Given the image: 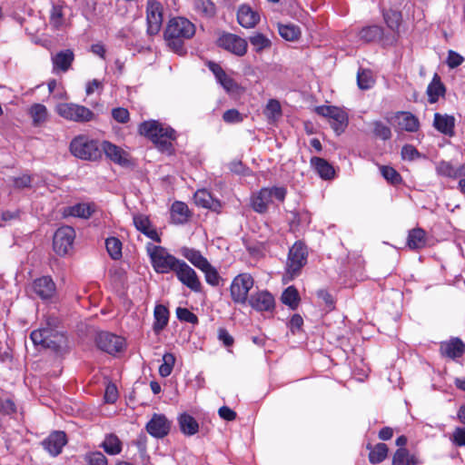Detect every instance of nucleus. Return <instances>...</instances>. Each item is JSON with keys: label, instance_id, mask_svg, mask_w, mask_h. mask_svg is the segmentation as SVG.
<instances>
[{"label": "nucleus", "instance_id": "obj_1", "mask_svg": "<svg viewBox=\"0 0 465 465\" xmlns=\"http://www.w3.org/2000/svg\"><path fill=\"white\" fill-rule=\"evenodd\" d=\"M195 25L184 17L172 18L164 31V38L168 46L179 55L186 54L184 41L195 35Z\"/></svg>", "mask_w": 465, "mask_h": 465}, {"label": "nucleus", "instance_id": "obj_2", "mask_svg": "<svg viewBox=\"0 0 465 465\" xmlns=\"http://www.w3.org/2000/svg\"><path fill=\"white\" fill-rule=\"evenodd\" d=\"M138 132L151 140L162 152H170L172 143L176 139L175 131L155 120L144 121L140 124Z\"/></svg>", "mask_w": 465, "mask_h": 465}, {"label": "nucleus", "instance_id": "obj_3", "mask_svg": "<svg viewBox=\"0 0 465 465\" xmlns=\"http://www.w3.org/2000/svg\"><path fill=\"white\" fill-rule=\"evenodd\" d=\"M70 151L82 160L95 161L101 157L98 142L85 135L74 137L70 143Z\"/></svg>", "mask_w": 465, "mask_h": 465}, {"label": "nucleus", "instance_id": "obj_4", "mask_svg": "<svg viewBox=\"0 0 465 465\" xmlns=\"http://www.w3.org/2000/svg\"><path fill=\"white\" fill-rule=\"evenodd\" d=\"M286 193L287 191L284 187L262 188L252 197V207L256 213H264L267 212L270 204L273 203V199L282 203Z\"/></svg>", "mask_w": 465, "mask_h": 465}, {"label": "nucleus", "instance_id": "obj_5", "mask_svg": "<svg viewBox=\"0 0 465 465\" xmlns=\"http://www.w3.org/2000/svg\"><path fill=\"white\" fill-rule=\"evenodd\" d=\"M307 247L302 242H296L289 250L285 271L292 280L300 275L302 267L307 263Z\"/></svg>", "mask_w": 465, "mask_h": 465}, {"label": "nucleus", "instance_id": "obj_6", "mask_svg": "<svg viewBox=\"0 0 465 465\" xmlns=\"http://www.w3.org/2000/svg\"><path fill=\"white\" fill-rule=\"evenodd\" d=\"M150 257L154 270L158 273L175 272L182 260L167 252L162 246H153L149 249Z\"/></svg>", "mask_w": 465, "mask_h": 465}, {"label": "nucleus", "instance_id": "obj_7", "mask_svg": "<svg viewBox=\"0 0 465 465\" xmlns=\"http://www.w3.org/2000/svg\"><path fill=\"white\" fill-rule=\"evenodd\" d=\"M56 113L65 120L86 123L94 119V114L89 108L74 103H61L56 106Z\"/></svg>", "mask_w": 465, "mask_h": 465}, {"label": "nucleus", "instance_id": "obj_8", "mask_svg": "<svg viewBox=\"0 0 465 465\" xmlns=\"http://www.w3.org/2000/svg\"><path fill=\"white\" fill-rule=\"evenodd\" d=\"M315 112L319 115L328 118L331 128L338 135L342 134L348 126V114L340 107L332 105H320L315 107Z\"/></svg>", "mask_w": 465, "mask_h": 465}, {"label": "nucleus", "instance_id": "obj_9", "mask_svg": "<svg viewBox=\"0 0 465 465\" xmlns=\"http://www.w3.org/2000/svg\"><path fill=\"white\" fill-rule=\"evenodd\" d=\"M254 280L250 273H240L232 280L230 286L232 300L235 303L244 304L248 299V293L253 287Z\"/></svg>", "mask_w": 465, "mask_h": 465}, {"label": "nucleus", "instance_id": "obj_10", "mask_svg": "<svg viewBox=\"0 0 465 465\" xmlns=\"http://www.w3.org/2000/svg\"><path fill=\"white\" fill-rule=\"evenodd\" d=\"M75 238L74 229L71 226H62L56 230L53 239L54 251L58 255H65L73 249Z\"/></svg>", "mask_w": 465, "mask_h": 465}, {"label": "nucleus", "instance_id": "obj_11", "mask_svg": "<svg viewBox=\"0 0 465 465\" xmlns=\"http://www.w3.org/2000/svg\"><path fill=\"white\" fill-rule=\"evenodd\" d=\"M96 346L109 354H115L124 350L125 341L123 337L108 331H100L95 336Z\"/></svg>", "mask_w": 465, "mask_h": 465}, {"label": "nucleus", "instance_id": "obj_12", "mask_svg": "<svg viewBox=\"0 0 465 465\" xmlns=\"http://www.w3.org/2000/svg\"><path fill=\"white\" fill-rule=\"evenodd\" d=\"M163 5L157 0H148L146 5L147 33L157 35L163 25Z\"/></svg>", "mask_w": 465, "mask_h": 465}, {"label": "nucleus", "instance_id": "obj_13", "mask_svg": "<svg viewBox=\"0 0 465 465\" xmlns=\"http://www.w3.org/2000/svg\"><path fill=\"white\" fill-rule=\"evenodd\" d=\"M177 279L190 290L199 292L202 290V283L196 272L182 260L174 272Z\"/></svg>", "mask_w": 465, "mask_h": 465}, {"label": "nucleus", "instance_id": "obj_14", "mask_svg": "<svg viewBox=\"0 0 465 465\" xmlns=\"http://www.w3.org/2000/svg\"><path fill=\"white\" fill-rule=\"evenodd\" d=\"M172 421L164 414L153 413L150 420L146 423V431L156 439H163L167 436L171 430Z\"/></svg>", "mask_w": 465, "mask_h": 465}, {"label": "nucleus", "instance_id": "obj_15", "mask_svg": "<svg viewBox=\"0 0 465 465\" xmlns=\"http://www.w3.org/2000/svg\"><path fill=\"white\" fill-rule=\"evenodd\" d=\"M218 45L238 56L244 55L248 46L245 39L230 33L223 34L218 39Z\"/></svg>", "mask_w": 465, "mask_h": 465}, {"label": "nucleus", "instance_id": "obj_16", "mask_svg": "<svg viewBox=\"0 0 465 465\" xmlns=\"http://www.w3.org/2000/svg\"><path fill=\"white\" fill-rule=\"evenodd\" d=\"M389 121L394 123L401 131L415 133L420 129L419 119L410 112H397Z\"/></svg>", "mask_w": 465, "mask_h": 465}, {"label": "nucleus", "instance_id": "obj_17", "mask_svg": "<svg viewBox=\"0 0 465 465\" xmlns=\"http://www.w3.org/2000/svg\"><path fill=\"white\" fill-rule=\"evenodd\" d=\"M248 302L257 312H272L275 308L274 297L267 291H260L252 294Z\"/></svg>", "mask_w": 465, "mask_h": 465}, {"label": "nucleus", "instance_id": "obj_18", "mask_svg": "<svg viewBox=\"0 0 465 465\" xmlns=\"http://www.w3.org/2000/svg\"><path fill=\"white\" fill-rule=\"evenodd\" d=\"M440 351L442 356L455 360L464 354L465 343L460 338H451L440 343Z\"/></svg>", "mask_w": 465, "mask_h": 465}, {"label": "nucleus", "instance_id": "obj_19", "mask_svg": "<svg viewBox=\"0 0 465 465\" xmlns=\"http://www.w3.org/2000/svg\"><path fill=\"white\" fill-rule=\"evenodd\" d=\"M66 435L64 431H54L51 433L42 444L52 456H57L62 452L64 446L66 444Z\"/></svg>", "mask_w": 465, "mask_h": 465}, {"label": "nucleus", "instance_id": "obj_20", "mask_svg": "<svg viewBox=\"0 0 465 465\" xmlns=\"http://www.w3.org/2000/svg\"><path fill=\"white\" fill-rule=\"evenodd\" d=\"M34 292L42 300L52 298L55 292V284L51 277L43 276L33 282Z\"/></svg>", "mask_w": 465, "mask_h": 465}, {"label": "nucleus", "instance_id": "obj_21", "mask_svg": "<svg viewBox=\"0 0 465 465\" xmlns=\"http://www.w3.org/2000/svg\"><path fill=\"white\" fill-rule=\"evenodd\" d=\"M74 60V54L71 49H65L58 52L52 56L53 72H67Z\"/></svg>", "mask_w": 465, "mask_h": 465}, {"label": "nucleus", "instance_id": "obj_22", "mask_svg": "<svg viewBox=\"0 0 465 465\" xmlns=\"http://www.w3.org/2000/svg\"><path fill=\"white\" fill-rule=\"evenodd\" d=\"M193 199L196 205L210 209L213 212H219L222 207L220 201L214 199L205 189L198 190L194 193Z\"/></svg>", "mask_w": 465, "mask_h": 465}, {"label": "nucleus", "instance_id": "obj_23", "mask_svg": "<svg viewBox=\"0 0 465 465\" xmlns=\"http://www.w3.org/2000/svg\"><path fill=\"white\" fill-rule=\"evenodd\" d=\"M103 150L113 162L121 165L129 163L128 153L115 144L105 141L103 143Z\"/></svg>", "mask_w": 465, "mask_h": 465}, {"label": "nucleus", "instance_id": "obj_24", "mask_svg": "<svg viewBox=\"0 0 465 465\" xmlns=\"http://www.w3.org/2000/svg\"><path fill=\"white\" fill-rule=\"evenodd\" d=\"M237 20L242 27L252 28L259 22L260 16L250 6L242 5L238 10Z\"/></svg>", "mask_w": 465, "mask_h": 465}, {"label": "nucleus", "instance_id": "obj_25", "mask_svg": "<svg viewBox=\"0 0 465 465\" xmlns=\"http://www.w3.org/2000/svg\"><path fill=\"white\" fill-rule=\"evenodd\" d=\"M433 126L441 134L452 136L454 134L455 118L448 114H434Z\"/></svg>", "mask_w": 465, "mask_h": 465}, {"label": "nucleus", "instance_id": "obj_26", "mask_svg": "<svg viewBox=\"0 0 465 465\" xmlns=\"http://www.w3.org/2000/svg\"><path fill=\"white\" fill-rule=\"evenodd\" d=\"M311 164L322 179L331 180L334 178L335 170L325 159L314 156L311 159Z\"/></svg>", "mask_w": 465, "mask_h": 465}, {"label": "nucleus", "instance_id": "obj_27", "mask_svg": "<svg viewBox=\"0 0 465 465\" xmlns=\"http://www.w3.org/2000/svg\"><path fill=\"white\" fill-rule=\"evenodd\" d=\"M191 217V212L186 203L174 202L171 207V219L175 224H183Z\"/></svg>", "mask_w": 465, "mask_h": 465}, {"label": "nucleus", "instance_id": "obj_28", "mask_svg": "<svg viewBox=\"0 0 465 465\" xmlns=\"http://www.w3.org/2000/svg\"><path fill=\"white\" fill-rule=\"evenodd\" d=\"M95 212V204L93 203H76L67 208L65 213L70 216L88 219Z\"/></svg>", "mask_w": 465, "mask_h": 465}, {"label": "nucleus", "instance_id": "obj_29", "mask_svg": "<svg viewBox=\"0 0 465 465\" xmlns=\"http://www.w3.org/2000/svg\"><path fill=\"white\" fill-rule=\"evenodd\" d=\"M153 317V330L156 334H159L168 324L169 311L164 305L158 304L154 308Z\"/></svg>", "mask_w": 465, "mask_h": 465}, {"label": "nucleus", "instance_id": "obj_30", "mask_svg": "<svg viewBox=\"0 0 465 465\" xmlns=\"http://www.w3.org/2000/svg\"><path fill=\"white\" fill-rule=\"evenodd\" d=\"M426 232L421 228H414L409 232L407 246L411 250H420L426 246Z\"/></svg>", "mask_w": 465, "mask_h": 465}, {"label": "nucleus", "instance_id": "obj_31", "mask_svg": "<svg viewBox=\"0 0 465 465\" xmlns=\"http://www.w3.org/2000/svg\"><path fill=\"white\" fill-rule=\"evenodd\" d=\"M180 253L199 270L208 262L201 252L193 248L183 246L180 249Z\"/></svg>", "mask_w": 465, "mask_h": 465}, {"label": "nucleus", "instance_id": "obj_32", "mask_svg": "<svg viewBox=\"0 0 465 465\" xmlns=\"http://www.w3.org/2000/svg\"><path fill=\"white\" fill-rule=\"evenodd\" d=\"M181 431L187 436L194 435L199 430L197 420L187 413L181 414L178 418Z\"/></svg>", "mask_w": 465, "mask_h": 465}, {"label": "nucleus", "instance_id": "obj_33", "mask_svg": "<svg viewBox=\"0 0 465 465\" xmlns=\"http://www.w3.org/2000/svg\"><path fill=\"white\" fill-rule=\"evenodd\" d=\"M427 94L430 104L436 103L440 96L444 95L445 86L437 74H434L432 81L429 84Z\"/></svg>", "mask_w": 465, "mask_h": 465}, {"label": "nucleus", "instance_id": "obj_34", "mask_svg": "<svg viewBox=\"0 0 465 465\" xmlns=\"http://www.w3.org/2000/svg\"><path fill=\"white\" fill-rule=\"evenodd\" d=\"M101 447L107 454L117 455L122 451L123 443L115 434L110 433L105 436Z\"/></svg>", "mask_w": 465, "mask_h": 465}, {"label": "nucleus", "instance_id": "obj_35", "mask_svg": "<svg viewBox=\"0 0 465 465\" xmlns=\"http://www.w3.org/2000/svg\"><path fill=\"white\" fill-rule=\"evenodd\" d=\"M419 460L415 455L410 454L405 448H399L392 458V465H418Z\"/></svg>", "mask_w": 465, "mask_h": 465}, {"label": "nucleus", "instance_id": "obj_36", "mask_svg": "<svg viewBox=\"0 0 465 465\" xmlns=\"http://www.w3.org/2000/svg\"><path fill=\"white\" fill-rule=\"evenodd\" d=\"M383 29L379 25H369L359 32V38L364 43L375 42L381 39Z\"/></svg>", "mask_w": 465, "mask_h": 465}, {"label": "nucleus", "instance_id": "obj_37", "mask_svg": "<svg viewBox=\"0 0 465 465\" xmlns=\"http://www.w3.org/2000/svg\"><path fill=\"white\" fill-rule=\"evenodd\" d=\"M64 342V335L51 329V333H49L48 337H46L45 340L42 348L51 349L54 351H57L60 350Z\"/></svg>", "mask_w": 465, "mask_h": 465}, {"label": "nucleus", "instance_id": "obj_38", "mask_svg": "<svg viewBox=\"0 0 465 465\" xmlns=\"http://www.w3.org/2000/svg\"><path fill=\"white\" fill-rule=\"evenodd\" d=\"M278 31L280 35L287 41H295L301 35L299 26L295 25H279Z\"/></svg>", "mask_w": 465, "mask_h": 465}, {"label": "nucleus", "instance_id": "obj_39", "mask_svg": "<svg viewBox=\"0 0 465 465\" xmlns=\"http://www.w3.org/2000/svg\"><path fill=\"white\" fill-rule=\"evenodd\" d=\"M388 454V447L385 443L376 444L369 453L370 462L377 464L383 461Z\"/></svg>", "mask_w": 465, "mask_h": 465}, {"label": "nucleus", "instance_id": "obj_40", "mask_svg": "<svg viewBox=\"0 0 465 465\" xmlns=\"http://www.w3.org/2000/svg\"><path fill=\"white\" fill-rule=\"evenodd\" d=\"M370 124L372 128V134L375 137L384 141L391 139V130L381 121H373Z\"/></svg>", "mask_w": 465, "mask_h": 465}, {"label": "nucleus", "instance_id": "obj_41", "mask_svg": "<svg viewBox=\"0 0 465 465\" xmlns=\"http://www.w3.org/2000/svg\"><path fill=\"white\" fill-rule=\"evenodd\" d=\"M300 297L298 291L293 286H289L282 294V303L295 309L299 304Z\"/></svg>", "mask_w": 465, "mask_h": 465}, {"label": "nucleus", "instance_id": "obj_42", "mask_svg": "<svg viewBox=\"0 0 465 465\" xmlns=\"http://www.w3.org/2000/svg\"><path fill=\"white\" fill-rule=\"evenodd\" d=\"M383 18L387 26L392 31H396L399 29L401 22V13L391 9L383 12Z\"/></svg>", "mask_w": 465, "mask_h": 465}, {"label": "nucleus", "instance_id": "obj_43", "mask_svg": "<svg viewBox=\"0 0 465 465\" xmlns=\"http://www.w3.org/2000/svg\"><path fill=\"white\" fill-rule=\"evenodd\" d=\"M29 112L35 125L41 124L47 118V109L41 104L32 105Z\"/></svg>", "mask_w": 465, "mask_h": 465}, {"label": "nucleus", "instance_id": "obj_44", "mask_svg": "<svg viewBox=\"0 0 465 465\" xmlns=\"http://www.w3.org/2000/svg\"><path fill=\"white\" fill-rule=\"evenodd\" d=\"M205 277V281L212 286H218L221 281L217 270L208 262L203 267L200 269Z\"/></svg>", "mask_w": 465, "mask_h": 465}, {"label": "nucleus", "instance_id": "obj_45", "mask_svg": "<svg viewBox=\"0 0 465 465\" xmlns=\"http://www.w3.org/2000/svg\"><path fill=\"white\" fill-rule=\"evenodd\" d=\"M250 43L257 53H260L264 49H268L272 45L271 40L260 33H256L251 36Z\"/></svg>", "mask_w": 465, "mask_h": 465}, {"label": "nucleus", "instance_id": "obj_46", "mask_svg": "<svg viewBox=\"0 0 465 465\" xmlns=\"http://www.w3.org/2000/svg\"><path fill=\"white\" fill-rule=\"evenodd\" d=\"M194 9L201 15L211 17L215 14L214 4L210 0H194Z\"/></svg>", "mask_w": 465, "mask_h": 465}, {"label": "nucleus", "instance_id": "obj_47", "mask_svg": "<svg viewBox=\"0 0 465 465\" xmlns=\"http://www.w3.org/2000/svg\"><path fill=\"white\" fill-rule=\"evenodd\" d=\"M50 25L56 30H59L64 25V12L60 5H53L50 12Z\"/></svg>", "mask_w": 465, "mask_h": 465}, {"label": "nucleus", "instance_id": "obj_48", "mask_svg": "<svg viewBox=\"0 0 465 465\" xmlns=\"http://www.w3.org/2000/svg\"><path fill=\"white\" fill-rule=\"evenodd\" d=\"M163 363L159 367V374L162 377H168L175 363V356L171 352H166L163 356Z\"/></svg>", "mask_w": 465, "mask_h": 465}, {"label": "nucleus", "instance_id": "obj_49", "mask_svg": "<svg viewBox=\"0 0 465 465\" xmlns=\"http://www.w3.org/2000/svg\"><path fill=\"white\" fill-rule=\"evenodd\" d=\"M105 246L109 255L114 260H117L122 256V242L117 238H108L105 241Z\"/></svg>", "mask_w": 465, "mask_h": 465}, {"label": "nucleus", "instance_id": "obj_50", "mask_svg": "<svg viewBox=\"0 0 465 465\" xmlns=\"http://www.w3.org/2000/svg\"><path fill=\"white\" fill-rule=\"evenodd\" d=\"M264 114L270 121H274L281 117L282 108L279 101L275 99L269 100L264 109Z\"/></svg>", "mask_w": 465, "mask_h": 465}, {"label": "nucleus", "instance_id": "obj_51", "mask_svg": "<svg viewBox=\"0 0 465 465\" xmlns=\"http://www.w3.org/2000/svg\"><path fill=\"white\" fill-rule=\"evenodd\" d=\"M358 86L362 90H367L374 84V79L371 71L361 70L357 74Z\"/></svg>", "mask_w": 465, "mask_h": 465}, {"label": "nucleus", "instance_id": "obj_52", "mask_svg": "<svg viewBox=\"0 0 465 465\" xmlns=\"http://www.w3.org/2000/svg\"><path fill=\"white\" fill-rule=\"evenodd\" d=\"M436 172L439 175L449 177V178H457L456 167L453 166L450 162L441 161L436 166Z\"/></svg>", "mask_w": 465, "mask_h": 465}, {"label": "nucleus", "instance_id": "obj_53", "mask_svg": "<svg viewBox=\"0 0 465 465\" xmlns=\"http://www.w3.org/2000/svg\"><path fill=\"white\" fill-rule=\"evenodd\" d=\"M381 175L391 184H398L401 182V174L392 167L382 165L380 167Z\"/></svg>", "mask_w": 465, "mask_h": 465}, {"label": "nucleus", "instance_id": "obj_54", "mask_svg": "<svg viewBox=\"0 0 465 465\" xmlns=\"http://www.w3.org/2000/svg\"><path fill=\"white\" fill-rule=\"evenodd\" d=\"M176 316L181 322H189L192 324L198 323V317L193 312L186 308L178 307L176 309Z\"/></svg>", "mask_w": 465, "mask_h": 465}, {"label": "nucleus", "instance_id": "obj_55", "mask_svg": "<svg viewBox=\"0 0 465 465\" xmlns=\"http://www.w3.org/2000/svg\"><path fill=\"white\" fill-rule=\"evenodd\" d=\"M85 461L89 465H107L108 460L101 451H94L85 455Z\"/></svg>", "mask_w": 465, "mask_h": 465}, {"label": "nucleus", "instance_id": "obj_56", "mask_svg": "<svg viewBox=\"0 0 465 465\" xmlns=\"http://www.w3.org/2000/svg\"><path fill=\"white\" fill-rule=\"evenodd\" d=\"M49 333H51V329L42 328L33 331L31 332L30 338L35 345L42 347L45 340L46 339V337H48Z\"/></svg>", "mask_w": 465, "mask_h": 465}, {"label": "nucleus", "instance_id": "obj_57", "mask_svg": "<svg viewBox=\"0 0 465 465\" xmlns=\"http://www.w3.org/2000/svg\"><path fill=\"white\" fill-rule=\"evenodd\" d=\"M317 297L322 301L327 311L331 312L335 308V299L333 296L324 289H321L317 292Z\"/></svg>", "mask_w": 465, "mask_h": 465}, {"label": "nucleus", "instance_id": "obj_58", "mask_svg": "<svg viewBox=\"0 0 465 465\" xmlns=\"http://www.w3.org/2000/svg\"><path fill=\"white\" fill-rule=\"evenodd\" d=\"M401 157L403 160L412 161L420 157V153L411 144H405L401 148Z\"/></svg>", "mask_w": 465, "mask_h": 465}, {"label": "nucleus", "instance_id": "obj_59", "mask_svg": "<svg viewBox=\"0 0 465 465\" xmlns=\"http://www.w3.org/2000/svg\"><path fill=\"white\" fill-rule=\"evenodd\" d=\"M464 62L463 56L453 50L448 52L447 64L453 69L460 65Z\"/></svg>", "mask_w": 465, "mask_h": 465}, {"label": "nucleus", "instance_id": "obj_60", "mask_svg": "<svg viewBox=\"0 0 465 465\" xmlns=\"http://www.w3.org/2000/svg\"><path fill=\"white\" fill-rule=\"evenodd\" d=\"M16 412V406L13 400L6 399L5 401L0 399V413L3 415H12Z\"/></svg>", "mask_w": 465, "mask_h": 465}, {"label": "nucleus", "instance_id": "obj_61", "mask_svg": "<svg viewBox=\"0 0 465 465\" xmlns=\"http://www.w3.org/2000/svg\"><path fill=\"white\" fill-rule=\"evenodd\" d=\"M112 116L116 122L125 124L129 121L130 114L127 109L117 107L113 109Z\"/></svg>", "mask_w": 465, "mask_h": 465}, {"label": "nucleus", "instance_id": "obj_62", "mask_svg": "<svg viewBox=\"0 0 465 465\" xmlns=\"http://www.w3.org/2000/svg\"><path fill=\"white\" fill-rule=\"evenodd\" d=\"M451 440L459 447H465V428L457 427L452 433Z\"/></svg>", "mask_w": 465, "mask_h": 465}, {"label": "nucleus", "instance_id": "obj_63", "mask_svg": "<svg viewBox=\"0 0 465 465\" xmlns=\"http://www.w3.org/2000/svg\"><path fill=\"white\" fill-rule=\"evenodd\" d=\"M217 81L227 92H233L237 88V84L226 73H224Z\"/></svg>", "mask_w": 465, "mask_h": 465}, {"label": "nucleus", "instance_id": "obj_64", "mask_svg": "<svg viewBox=\"0 0 465 465\" xmlns=\"http://www.w3.org/2000/svg\"><path fill=\"white\" fill-rule=\"evenodd\" d=\"M134 223L136 229L142 232L148 229L151 225L150 220L143 214H138L134 217Z\"/></svg>", "mask_w": 465, "mask_h": 465}]
</instances>
